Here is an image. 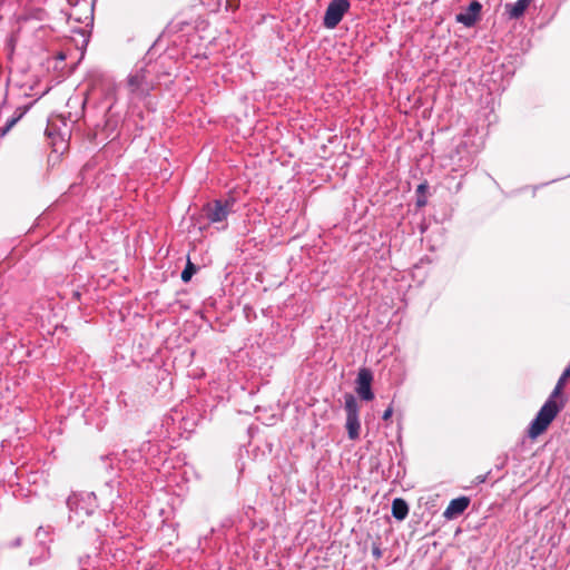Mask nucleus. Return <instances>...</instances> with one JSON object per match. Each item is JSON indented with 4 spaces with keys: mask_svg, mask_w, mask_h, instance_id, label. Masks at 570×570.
I'll return each mask as SVG.
<instances>
[{
    "mask_svg": "<svg viewBox=\"0 0 570 570\" xmlns=\"http://www.w3.org/2000/svg\"><path fill=\"white\" fill-rule=\"evenodd\" d=\"M563 389L564 386L557 383L548 400L531 421L528 429V435L531 439H535L542 434L563 409L564 401L562 400L559 403L556 401L557 397L562 396Z\"/></svg>",
    "mask_w": 570,
    "mask_h": 570,
    "instance_id": "obj_1",
    "label": "nucleus"
},
{
    "mask_svg": "<svg viewBox=\"0 0 570 570\" xmlns=\"http://www.w3.org/2000/svg\"><path fill=\"white\" fill-rule=\"evenodd\" d=\"M66 503L69 509V522L76 527L85 524V519L91 517L98 508L94 492L73 493L68 497Z\"/></svg>",
    "mask_w": 570,
    "mask_h": 570,
    "instance_id": "obj_2",
    "label": "nucleus"
},
{
    "mask_svg": "<svg viewBox=\"0 0 570 570\" xmlns=\"http://www.w3.org/2000/svg\"><path fill=\"white\" fill-rule=\"evenodd\" d=\"M479 151V145L474 144L469 136H465L450 154L452 170L460 173L463 177L473 167Z\"/></svg>",
    "mask_w": 570,
    "mask_h": 570,
    "instance_id": "obj_3",
    "label": "nucleus"
},
{
    "mask_svg": "<svg viewBox=\"0 0 570 570\" xmlns=\"http://www.w3.org/2000/svg\"><path fill=\"white\" fill-rule=\"evenodd\" d=\"M235 203L236 200L233 197L225 199H214L206 203L203 206V215L206 218L207 224L205 226H200L199 229H204L212 224H220V226L216 227L218 230L226 229V220L228 215L233 213Z\"/></svg>",
    "mask_w": 570,
    "mask_h": 570,
    "instance_id": "obj_4",
    "label": "nucleus"
},
{
    "mask_svg": "<svg viewBox=\"0 0 570 570\" xmlns=\"http://www.w3.org/2000/svg\"><path fill=\"white\" fill-rule=\"evenodd\" d=\"M147 62L137 63L127 78V85L131 95L142 98L149 95L154 89V83L148 79L149 71L147 70Z\"/></svg>",
    "mask_w": 570,
    "mask_h": 570,
    "instance_id": "obj_5",
    "label": "nucleus"
},
{
    "mask_svg": "<svg viewBox=\"0 0 570 570\" xmlns=\"http://www.w3.org/2000/svg\"><path fill=\"white\" fill-rule=\"evenodd\" d=\"M344 409L346 412L347 435L350 440H357L360 438L361 423L358 419V404L353 394H345Z\"/></svg>",
    "mask_w": 570,
    "mask_h": 570,
    "instance_id": "obj_6",
    "label": "nucleus"
},
{
    "mask_svg": "<svg viewBox=\"0 0 570 570\" xmlns=\"http://www.w3.org/2000/svg\"><path fill=\"white\" fill-rule=\"evenodd\" d=\"M350 9L348 0H332L324 16V24L327 28H334L342 20L343 16Z\"/></svg>",
    "mask_w": 570,
    "mask_h": 570,
    "instance_id": "obj_7",
    "label": "nucleus"
},
{
    "mask_svg": "<svg viewBox=\"0 0 570 570\" xmlns=\"http://www.w3.org/2000/svg\"><path fill=\"white\" fill-rule=\"evenodd\" d=\"M373 373L371 370L363 367L358 371L356 377V393L363 401H372L374 393L372 391Z\"/></svg>",
    "mask_w": 570,
    "mask_h": 570,
    "instance_id": "obj_8",
    "label": "nucleus"
},
{
    "mask_svg": "<svg viewBox=\"0 0 570 570\" xmlns=\"http://www.w3.org/2000/svg\"><path fill=\"white\" fill-rule=\"evenodd\" d=\"M104 460L109 461L110 466H112L114 462H117V464L130 466L132 464L140 463L144 460V449H126L121 452V454H111Z\"/></svg>",
    "mask_w": 570,
    "mask_h": 570,
    "instance_id": "obj_9",
    "label": "nucleus"
},
{
    "mask_svg": "<svg viewBox=\"0 0 570 570\" xmlns=\"http://www.w3.org/2000/svg\"><path fill=\"white\" fill-rule=\"evenodd\" d=\"M470 498L459 497L450 501L449 505L443 512V517L446 520H453L461 515L469 507Z\"/></svg>",
    "mask_w": 570,
    "mask_h": 570,
    "instance_id": "obj_10",
    "label": "nucleus"
},
{
    "mask_svg": "<svg viewBox=\"0 0 570 570\" xmlns=\"http://www.w3.org/2000/svg\"><path fill=\"white\" fill-rule=\"evenodd\" d=\"M482 6L479 1H472L464 12L456 14V21L466 27L473 26L480 18Z\"/></svg>",
    "mask_w": 570,
    "mask_h": 570,
    "instance_id": "obj_11",
    "label": "nucleus"
},
{
    "mask_svg": "<svg viewBox=\"0 0 570 570\" xmlns=\"http://www.w3.org/2000/svg\"><path fill=\"white\" fill-rule=\"evenodd\" d=\"M67 130L65 131H61L59 126L57 125V121L56 120H52V119H49L48 120V124H47V128H46V135L52 139V145L53 146H57V138H59L60 142L61 144H65L66 142V136H67ZM55 150L57 151L58 148L55 147Z\"/></svg>",
    "mask_w": 570,
    "mask_h": 570,
    "instance_id": "obj_12",
    "label": "nucleus"
},
{
    "mask_svg": "<svg viewBox=\"0 0 570 570\" xmlns=\"http://www.w3.org/2000/svg\"><path fill=\"white\" fill-rule=\"evenodd\" d=\"M533 1L534 0H518L514 3L505 4V10L509 13L510 18L518 19L521 16H523L525 10Z\"/></svg>",
    "mask_w": 570,
    "mask_h": 570,
    "instance_id": "obj_13",
    "label": "nucleus"
},
{
    "mask_svg": "<svg viewBox=\"0 0 570 570\" xmlns=\"http://www.w3.org/2000/svg\"><path fill=\"white\" fill-rule=\"evenodd\" d=\"M409 510H410L409 504L404 499L395 498L392 501V515L397 521L405 520L409 514Z\"/></svg>",
    "mask_w": 570,
    "mask_h": 570,
    "instance_id": "obj_14",
    "label": "nucleus"
},
{
    "mask_svg": "<svg viewBox=\"0 0 570 570\" xmlns=\"http://www.w3.org/2000/svg\"><path fill=\"white\" fill-rule=\"evenodd\" d=\"M509 42L508 46L511 47L512 50L520 51L522 53L527 52L531 47L530 38H508ZM515 56L519 55V52L514 53Z\"/></svg>",
    "mask_w": 570,
    "mask_h": 570,
    "instance_id": "obj_15",
    "label": "nucleus"
},
{
    "mask_svg": "<svg viewBox=\"0 0 570 570\" xmlns=\"http://www.w3.org/2000/svg\"><path fill=\"white\" fill-rule=\"evenodd\" d=\"M30 106H22L18 112V117H10L6 125L0 129V135L6 136L10 129L24 116Z\"/></svg>",
    "mask_w": 570,
    "mask_h": 570,
    "instance_id": "obj_16",
    "label": "nucleus"
},
{
    "mask_svg": "<svg viewBox=\"0 0 570 570\" xmlns=\"http://www.w3.org/2000/svg\"><path fill=\"white\" fill-rule=\"evenodd\" d=\"M198 266H196L194 263L190 262V259H187V263L185 265V268L183 269L180 274V278L184 283L190 282L193 276L197 273Z\"/></svg>",
    "mask_w": 570,
    "mask_h": 570,
    "instance_id": "obj_17",
    "label": "nucleus"
},
{
    "mask_svg": "<svg viewBox=\"0 0 570 570\" xmlns=\"http://www.w3.org/2000/svg\"><path fill=\"white\" fill-rule=\"evenodd\" d=\"M53 528L48 527H39L36 532V537L40 542H45V539L52 532Z\"/></svg>",
    "mask_w": 570,
    "mask_h": 570,
    "instance_id": "obj_18",
    "label": "nucleus"
},
{
    "mask_svg": "<svg viewBox=\"0 0 570 570\" xmlns=\"http://www.w3.org/2000/svg\"><path fill=\"white\" fill-rule=\"evenodd\" d=\"M115 484H116L115 480H109L105 484V490L109 491V499L111 501H114L115 498L119 497V491L118 490L115 491V489H114ZM117 484H119V483L117 482Z\"/></svg>",
    "mask_w": 570,
    "mask_h": 570,
    "instance_id": "obj_19",
    "label": "nucleus"
},
{
    "mask_svg": "<svg viewBox=\"0 0 570 570\" xmlns=\"http://www.w3.org/2000/svg\"><path fill=\"white\" fill-rule=\"evenodd\" d=\"M570 379V363L567 365V367L563 370L562 374L558 379L557 383L566 386L567 381Z\"/></svg>",
    "mask_w": 570,
    "mask_h": 570,
    "instance_id": "obj_20",
    "label": "nucleus"
},
{
    "mask_svg": "<svg viewBox=\"0 0 570 570\" xmlns=\"http://www.w3.org/2000/svg\"><path fill=\"white\" fill-rule=\"evenodd\" d=\"M372 556L374 557L375 560H379L382 558V550L379 544L374 543L372 546Z\"/></svg>",
    "mask_w": 570,
    "mask_h": 570,
    "instance_id": "obj_21",
    "label": "nucleus"
},
{
    "mask_svg": "<svg viewBox=\"0 0 570 570\" xmlns=\"http://www.w3.org/2000/svg\"><path fill=\"white\" fill-rule=\"evenodd\" d=\"M428 200L425 195L417 194L416 196V206L417 207H424L426 205Z\"/></svg>",
    "mask_w": 570,
    "mask_h": 570,
    "instance_id": "obj_22",
    "label": "nucleus"
},
{
    "mask_svg": "<svg viewBox=\"0 0 570 570\" xmlns=\"http://www.w3.org/2000/svg\"><path fill=\"white\" fill-rule=\"evenodd\" d=\"M393 415V407L392 405H390L384 412H383V415H382V420L383 421H387L392 417Z\"/></svg>",
    "mask_w": 570,
    "mask_h": 570,
    "instance_id": "obj_23",
    "label": "nucleus"
},
{
    "mask_svg": "<svg viewBox=\"0 0 570 570\" xmlns=\"http://www.w3.org/2000/svg\"><path fill=\"white\" fill-rule=\"evenodd\" d=\"M151 448H153V445L150 444V442H149V441H148V442L142 443V444H141V446L139 448V449H144V460L146 459L147 453H149V452H150Z\"/></svg>",
    "mask_w": 570,
    "mask_h": 570,
    "instance_id": "obj_24",
    "label": "nucleus"
},
{
    "mask_svg": "<svg viewBox=\"0 0 570 570\" xmlns=\"http://www.w3.org/2000/svg\"><path fill=\"white\" fill-rule=\"evenodd\" d=\"M428 190V184L426 183H422L417 186L416 188V194H420V195H425V191Z\"/></svg>",
    "mask_w": 570,
    "mask_h": 570,
    "instance_id": "obj_25",
    "label": "nucleus"
},
{
    "mask_svg": "<svg viewBox=\"0 0 570 570\" xmlns=\"http://www.w3.org/2000/svg\"><path fill=\"white\" fill-rule=\"evenodd\" d=\"M90 24H86V28L85 29H81V30H77L76 32L79 33L80 36H88L91 33V30L90 29H87Z\"/></svg>",
    "mask_w": 570,
    "mask_h": 570,
    "instance_id": "obj_26",
    "label": "nucleus"
},
{
    "mask_svg": "<svg viewBox=\"0 0 570 570\" xmlns=\"http://www.w3.org/2000/svg\"><path fill=\"white\" fill-rule=\"evenodd\" d=\"M213 533H214V529H210V531H209V533H208V534H206V535H204V537H200V538H199V542H198L199 547L202 546V541H203V540H205V541H206V540H207V539H208Z\"/></svg>",
    "mask_w": 570,
    "mask_h": 570,
    "instance_id": "obj_27",
    "label": "nucleus"
},
{
    "mask_svg": "<svg viewBox=\"0 0 570 570\" xmlns=\"http://www.w3.org/2000/svg\"><path fill=\"white\" fill-rule=\"evenodd\" d=\"M160 40H161V38H157L156 42L150 47L148 55H151V51L155 50V48L157 47V45L159 43Z\"/></svg>",
    "mask_w": 570,
    "mask_h": 570,
    "instance_id": "obj_28",
    "label": "nucleus"
},
{
    "mask_svg": "<svg viewBox=\"0 0 570 570\" xmlns=\"http://www.w3.org/2000/svg\"><path fill=\"white\" fill-rule=\"evenodd\" d=\"M39 562H40L39 558H31L30 561H29L30 566L39 564Z\"/></svg>",
    "mask_w": 570,
    "mask_h": 570,
    "instance_id": "obj_29",
    "label": "nucleus"
},
{
    "mask_svg": "<svg viewBox=\"0 0 570 570\" xmlns=\"http://www.w3.org/2000/svg\"><path fill=\"white\" fill-rule=\"evenodd\" d=\"M485 480H487V474H484V475H479V476L476 478L478 483H483V482H485Z\"/></svg>",
    "mask_w": 570,
    "mask_h": 570,
    "instance_id": "obj_30",
    "label": "nucleus"
},
{
    "mask_svg": "<svg viewBox=\"0 0 570 570\" xmlns=\"http://www.w3.org/2000/svg\"><path fill=\"white\" fill-rule=\"evenodd\" d=\"M89 39H90V38H83V40H82V47H81L82 49L87 47V45H88V42H89Z\"/></svg>",
    "mask_w": 570,
    "mask_h": 570,
    "instance_id": "obj_31",
    "label": "nucleus"
},
{
    "mask_svg": "<svg viewBox=\"0 0 570 570\" xmlns=\"http://www.w3.org/2000/svg\"><path fill=\"white\" fill-rule=\"evenodd\" d=\"M20 544H21V539L20 538L16 539L14 542H13V546L18 547Z\"/></svg>",
    "mask_w": 570,
    "mask_h": 570,
    "instance_id": "obj_32",
    "label": "nucleus"
},
{
    "mask_svg": "<svg viewBox=\"0 0 570 570\" xmlns=\"http://www.w3.org/2000/svg\"><path fill=\"white\" fill-rule=\"evenodd\" d=\"M462 187V181H459L455 186V191L458 193Z\"/></svg>",
    "mask_w": 570,
    "mask_h": 570,
    "instance_id": "obj_33",
    "label": "nucleus"
},
{
    "mask_svg": "<svg viewBox=\"0 0 570 570\" xmlns=\"http://www.w3.org/2000/svg\"><path fill=\"white\" fill-rule=\"evenodd\" d=\"M95 529L97 532H106V530H102L99 525H95Z\"/></svg>",
    "mask_w": 570,
    "mask_h": 570,
    "instance_id": "obj_34",
    "label": "nucleus"
},
{
    "mask_svg": "<svg viewBox=\"0 0 570 570\" xmlns=\"http://www.w3.org/2000/svg\"><path fill=\"white\" fill-rule=\"evenodd\" d=\"M20 108H21V107H18V108L16 109L14 114H13L11 117H18V112H19Z\"/></svg>",
    "mask_w": 570,
    "mask_h": 570,
    "instance_id": "obj_35",
    "label": "nucleus"
},
{
    "mask_svg": "<svg viewBox=\"0 0 570 570\" xmlns=\"http://www.w3.org/2000/svg\"><path fill=\"white\" fill-rule=\"evenodd\" d=\"M504 464H505V461H503L501 464H499V466H498V468H499V469H502V468L504 466Z\"/></svg>",
    "mask_w": 570,
    "mask_h": 570,
    "instance_id": "obj_36",
    "label": "nucleus"
}]
</instances>
